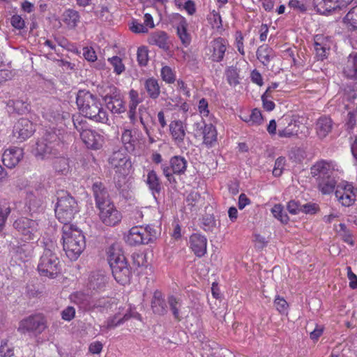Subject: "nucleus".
I'll return each instance as SVG.
<instances>
[{
	"label": "nucleus",
	"instance_id": "nucleus-1",
	"mask_svg": "<svg viewBox=\"0 0 357 357\" xmlns=\"http://www.w3.org/2000/svg\"><path fill=\"white\" fill-rule=\"evenodd\" d=\"M65 144L59 130L50 129L39 139L32 150L34 157L38 160H52L63 155Z\"/></svg>",
	"mask_w": 357,
	"mask_h": 357
},
{
	"label": "nucleus",
	"instance_id": "nucleus-2",
	"mask_svg": "<svg viewBox=\"0 0 357 357\" xmlns=\"http://www.w3.org/2000/svg\"><path fill=\"white\" fill-rule=\"evenodd\" d=\"M76 103L80 112L98 123H107L109 118L100 100L89 91H79Z\"/></svg>",
	"mask_w": 357,
	"mask_h": 357
},
{
	"label": "nucleus",
	"instance_id": "nucleus-3",
	"mask_svg": "<svg viewBox=\"0 0 357 357\" xmlns=\"http://www.w3.org/2000/svg\"><path fill=\"white\" fill-rule=\"evenodd\" d=\"M63 250L70 260H76L85 248V237L76 225H63Z\"/></svg>",
	"mask_w": 357,
	"mask_h": 357
},
{
	"label": "nucleus",
	"instance_id": "nucleus-4",
	"mask_svg": "<svg viewBox=\"0 0 357 357\" xmlns=\"http://www.w3.org/2000/svg\"><path fill=\"white\" fill-rule=\"evenodd\" d=\"M108 261L114 279L125 284L130 280L131 271L126 257L119 249L111 247L108 252Z\"/></svg>",
	"mask_w": 357,
	"mask_h": 357
},
{
	"label": "nucleus",
	"instance_id": "nucleus-5",
	"mask_svg": "<svg viewBox=\"0 0 357 357\" xmlns=\"http://www.w3.org/2000/svg\"><path fill=\"white\" fill-rule=\"evenodd\" d=\"M55 250L56 246L52 243L50 245L46 244L38 264V271L40 275L54 278L60 273V261Z\"/></svg>",
	"mask_w": 357,
	"mask_h": 357
},
{
	"label": "nucleus",
	"instance_id": "nucleus-6",
	"mask_svg": "<svg viewBox=\"0 0 357 357\" xmlns=\"http://www.w3.org/2000/svg\"><path fill=\"white\" fill-rule=\"evenodd\" d=\"M76 205L75 199L67 192H59L55 206V215L58 220L61 223H69L75 213Z\"/></svg>",
	"mask_w": 357,
	"mask_h": 357
},
{
	"label": "nucleus",
	"instance_id": "nucleus-7",
	"mask_svg": "<svg viewBox=\"0 0 357 357\" xmlns=\"http://www.w3.org/2000/svg\"><path fill=\"white\" fill-rule=\"evenodd\" d=\"M188 167L187 160L181 155L172 157L169 162L161 165L163 175L169 183H176L174 175H183L185 173Z\"/></svg>",
	"mask_w": 357,
	"mask_h": 357
},
{
	"label": "nucleus",
	"instance_id": "nucleus-8",
	"mask_svg": "<svg viewBox=\"0 0 357 357\" xmlns=\"http://www.w3.org/2000/svg\"><path fill=\"white\" fill-rule=\"evenodd\" d=\"M47 327L46 318L42 314H36L24 318L19 322L18 332L35 335L41 334Z\"/></svg>",
	"mask_w": 357,
	"mask_h": 357
},
{
	"label": "nucleus",
	"instance_id": "nucleus-9",
	"mask_svg": "<svg viewBox=\"0 0 357 357\" xmlns=\"http://www.w3.org/2000/svg\"><path fill=\"white\" fill-rule=\"evenodd\" d=\"M155 236V233H151L149 225L146 227L141 225L134 226L129 231L126 242L130 245L147 244Z\"/></svg>",
	"mask_w": 357,
	"mask_h": 357
},
{
	"label": "nucleus",
	"instance_id": "nucleus-10",
	"mask_svg": "<svg viewBox=\"0 0 357 357\" xmlns=\"http://www.w3.org/2000/svg\"><path fill=\"white\" fill-rule=\"evenodd\" d=\"M227 45V41L220 37L212 40L208 47L209 59L216 63H220L223 61Z\"/></svg>",
	"mask_w": 357,
	"mask_h": 357
},
{
	"label": "nucleus",
	"instance_id": "nucleus-11",
	"mask_svg": "<svg viewBox=\"0 0 357 357\" xmlns=\"http://www.w3.org/2000/svg\"><path fill=\"white\" fill-rule=\"evenodd\" d=\"M356 191L351 184L338 185L335 191V197L342 206H349L356 199Z\"/></svg>",
	"mask_w": 357,
	"mask_h": 357
},
{
	"label": "nucleus",
	"instance_id": "nucleus-12",
	"mask_svg": "<svg viewBox=\"0 0 357 357\" xmlns=\"http://www.w3.org/2000/svg\"><path fill=\"white\" fill-rule=\"evenodd\" d=\"M34 132L33 123L27 119L22 118L15 124L13 130V136L19 140L24 142L30 137Z\"/></svg>",
	"mask_w": 357,
	"mask_h": 357
},
{
	"label": "nucleus",
	"instance_id": "nucleus-13",
	"mask_svg": "<svg viewBox=\"0 0 357 357\" xmlns=\"http://www.w3.org/2000/svg\"><path fill=\"white\" fill-rule=\"evenodd\" d=\"M92 190L97 208L108 206L112 202L107 188L102 182H95L92 185Z\"/></svg>",
	"mask_w": 357,
	"mask_h": 357
},
{
	"label": "nucleus",
	"instance_id": "nucleus-14",
	"mask_svg": "<svg viewBox=\"0 0 357 357\" xmlns=\"http://www.w3.org/2000/svg\"><path fill=\"white\" fill-rule=\"evenodd\" d=\"M80 137L87 148L93 150L100 149L102 148L104 143L103 136L91 129L83 131Z\"/></svg>",
	"mask_w": 357,
	"mask_h": 357
},
{
	"label": "nucleus",
	"instance_id": "nucleus-15",
	"mask_svg": "<svg viewBox=\"0 0 357 357\" xmlns=\"http://www.w3.org/2000/svg\"><path fill=\"white\" fill-rule=\"evenodd\" d=\"M23 157L24 151L22 148L11 147L4 151L2 161L5 166L13 168L22 160Z\"/></svg>",
	"mask_w": 357,
	"mask_h": 357
},
{
	"label": "nucleus",
	"instance_id": "nucleus-16",
	"mask_svg": "<svg viewBox=\"0 0 357 357\" xmlns=\"http://www.w3.org/2000/svg\"><path fill=\"white\" fill-rule=\"evenodd\" d=\"M109 163L116 172L124 174L126 169L130 165L123 151H114L109 159Z\"/></svg>",
	"mask_w": 357,
	"mask_h": 357
},
{
	"label": "nucleus",
	"instance_id": "nucleus-17",
	"mask_svg": "<svg viewBox=\"0 0 357 357\" xmlns=\"http://www.w3.org/2000/svg\"><path fill=\"white\" fill-rule=\"evenodd\" d=\"M331 45L332 41L329 38L319 35L314 37V50L318 60L323 61L327 58Z\"/></svg>",
	"mask_w": 357,
	"mask_h": 357
},
{
	"label": "nucleus",
	"instance_id": "nucleus-18",
	"mask_svg": "<svg viewBox=\"0 0 357 357\" xmlns=\"http://www.w3.org/2000/svg\"><path fill=\"white\" fill-rule=\"evenodd\" d=\"M98 208L99 210L100 218L103 222L119 223L121 222V215L115 208L113 202H111L108 206H102L101 208Z\"/></svg>",
	"mask_w": 357,
	"mask_h": 357
},
{
	"label": "nucleus",
	"instance_id": "nucleus-19",
	"mask_svg": "<svg viewBox=\"0 0 357 357\" xmlns=\"http://www.w3.org/2000/svg\"><path fill=\"white\" fill-rule=\"evenodd\" d=\"M186 127L184 123L180 121H172L169 124V132L175 144L181 146L186 135Z\"/></svg>",
	"mask_w": 357,
	"mask_h": 357
},
{
	"label": "nucleus",
	"instance_id": "nucleus-20",
	"mask_svg": "<svg viewBox=\"0 0 357 357\" xmlns=\"http://www.w3.org/2000/svg\"><path fill=\"white\" fill-rule=\"evenodd\" d=\"M190 245L197 257H202L206 253L207 240L204 236L193 234L190 237Z\"/></svg>",
	"mask_w": 357,
	"mask_h": 357
},
{
	"label": "nucleus",
	"instance_id": "nucleus-21",
	"mask_svg": "<svg viewBox=\"0 0 357 357\" xmlns=\"http://www.w3.org/2000/svg\"><path fill=\"white\" fill-rule=\"evenodd\" d=\"M107 282V278L102 271H93L89 278L88 287L94 291L102 290Z\"/></svg>",
	"mask_w": 357,
	"mask_h": 357
},
{
	"label": "nucleus",
	"instance_id": "nucleus-22",
	"mask_svg": "<svg viewBox=\"0 0 357 357\" xmlns=\"http://www.w3.org/2000/svg\"><path fill=\"white\" fill-rule=\"evenodd\" d=\"M43 117L50 122L57 123L65 118L61 105L59 102L44 108Z\"/></svg>",
	"mask_w": 357,
	"mask_h": 357
},
{
	"label": "nucleus",
	"instance_id": "nucleus-23",
	"mask_svg": "<svg viewBox=\"0 0 357 357\" xmlns=\"http://www.w3.org/2000/svg\"><path fill=\"white\" fill-rule=\"evenodd\" d=\"M115 301L112 298L100 297L98 298H93L91 300L89 311L97 310L100 312H107L110 309Z\"/></svg>",
	"mask_w": 357,
	"mask_h": 357
},
{
	"label": "nucleus",
	"instance_id": "nucleus-24",
	"mask_svg": "<svg viewBox=\"0 0 357 357\" xmlns=\"http://www.w3.org/2000/svg\"><path fill=\"white\" fill-rule=\"evenodd\" d=\"M175 18L178 21L176 26L177 34L181 43L185 46H188L191 41L190 35L187 31L188 23L185 19L179 14H176Z\"/></svg>",
	"mask_w": 357,
	"mask_h": 357
},
{
	"label": "nucleus",
	"instance_id": "nucleus-25",
	"mask_svg": "<svg viewBox=\"0 0 357 357\" xmlns=\"http://www.w3.org/2000/svg\"><path fill=\"white\" fill-rule=\"evenodd\" d=\"M175 18L178 21L176 26L177 34L181 43L185 46H188L191 41L190 35L187 31L188 23L185 19L179 14H176Z\"/></svg>",
	"mask_w": 357,
	"mask_h": 357
},
{
	"label": "nucleus",
	"instance_id": "nucleus-26",
	"mask_svg": "<svg viewBox=\"0 0 357 357\" xmlns=\"http://www.w3.org/2000/svg\"><path fill=\"white\" fill-rule=\"evenodd\" d=\"M151 308L153 312L159 315H164L167 312V307L162 293L155 291L151 301Z\"/></svg>",
	"mask_w": 357,
	"mask_h": 357
},
{
	"label": "nucleus",
	"instance_id": "nucleus-27",
	"mask_svg": "<svg viewBox=\"0 0 357 357\" xmlns=\"http://www.w3.org/2000/svg\"><path fill=\"white\" fill-rule=\"evenodd\" d=\"M332 169L333 165L331 162H328L325 160H321L316 162L311 167L310 171L312 176H318L317 178H319L321 177H326L329 176Z\"/></svg>",
	"mask_w": 357,
	"mask_h": 357
},
{
	"label": "nucleus",
	"instance_id": "nucleus-28",
	"mask_svg": "<svg viewBox=\"0 0 357 357\" xmlns=\"http://www.w3.org/2000/svg\"><path fill=\"white\" fill-rule=\"evenodd\" d=\"M315 10L322 15L328 14L338 8L337 0H313Z\"/></svg>",
	"mask_w": 357,
	"mask_h": 357
},
{
	"label": "nucleus",
	"instance_id": "nucleus-29",
	"mask_svg": "<svg viewBox=\"0 0 357 357\" xmlns=\"http://www.w3.org/2000/svg\"><path fill=\"white\" fill-rule=\"evenodd\" d=\"M343 73L347 77L357 80V52L349 55L343 68Z\"/></svg>",
	"mask_w": 357,
	"mask_h": 357
},
{
	"label": "nucleus",
	"instance_id": "nucleus-30",
	"mask_svg": "<svg viewBox=\"0 0 357 357\" xmlns=\"http://www.w3.org/2000/svg\"><path fill=\"white\" fill-rule=\"evenodd\" d=\"M148 41L150 45H156L164 50L169 49L168 36L165 31H160L151 33Z\"/></svg>",
	"mask_w": 357,
	"mask_h": 357
},
{
	"label": "nucleus",
	"instance_id": "nucleus-31",
	"mask_svg": "<svg viewBox=\"0 0 357 357\" xmlns=\"http://www.w3.org/2000/svg\"><path fill=\"white\" fill-rule=\"evenodd\" d=\"M98 93L104 100L105 102L121 96L120 90L111 84H103L98 89Z\"/></svg>",
	"mask_w": 357,
	"mask_h": 357
},
{
	"label": "nucleus",
	"instance_id": "nucleus-32",
	"mask_svg": "<svg viewBox=\"0 0 357 357\" xmlns=\"http://www.w3.org/2000/svg\"><path fill=\"white\" fill-rule=\"evenodd\" d=\"M146 183L154 197L155 196V194H159L160 192L162 189L161 181L157 173L154 170L149 171L146 176Z\"/></svg>",
	"mask_w": 357,
	"mask_h": 357
},
{
	"label": "nucleus",
	"instance_id": "nucleus-33",
	"mask_svg": "<svg viewBox=\"0 0 357 357\" xmlns=\"http://www.w3.org/2000/svg\"><path fill=\"white\" fill-rule=\"evenodd\" d=\"M332 120L326 116L321 117L316 123V132L320 139L325 138L332 130Z\"/></svg>",
	"mask_w": 357,
	"mask_h": 357
},
{
	"label": "nucleus",
	"instance_id": "nucleus-34",
	"mask_svg": "<svg viewBox=\"0 0 357 357\" xmlns=\"http://www.w3.org/2000/svg\"><path fill=\"white\" fill-rule=\"evenodd\" d=\"M202 134L203 135L204 143L207 146H212L217 140V131L212 123L204 124V126H200Z\"/></svg>",
	"mask_w": 357,
	"mask_h": 357
},
{
	"label": "nucleus",
	"instance_id": "nucleus-35",
	"mask_svg": "<svg viewBox=\"0 0 357 357\" xmlns=\"http://www.w3.org/2000/svg\"><path fill=\"white\" fill-rule=\"evenodd\" d=\"M144 86L150 98L155 100L159 97L160 87L156 79L153 77L146 79L144 82Z\"/></svg>",
	"mask_w": 357,
	"mask_h": 357
},
{
	"label": "nucleus",
	"instance_id": "nucleus-36",
	"mask_svg": "<svg viewBox=\"0 0 357 357\" xmlns=\"http://www.w3.org/2000/svg\"><path fill=\"white\" fill-rule=\"evenodd\" d=\"M70 300L84 310L89 311L91 299L88 294L77 291L70 295Z\"/></svg>",
	"mask_w": 357,
	"mask_h": 357
},
{
	"label": "nucleus",
	"instance_id": "nucleus-37",
	"mask_svg": "<svg viewBox=\"0 0 357 357\" xmlns=\"http://www.w3.org/2000/svg\"><path fill=\"white\" fill-rule=\"evenodd\" d=\"M317 180L319 189L323 194H330L333 192L337 182L331 175L321 177Z\"/></svg>",
	"mask_w": 357,
	"mask_h": 357
},
{
	"label": "nucleus",
	"instance_id": "nucleus-38",
	"mask_svg": "<svg viewBox=\"0 0 357 357\" xmlns=\"http://www.w3.org/2000/svg\"><path fill=\"white\" fill-rule=\"evenodd\" d=\"M275 56L274 51L267 45H261L257 49V57L264 66H268Z\"/></svg>",
	"mask_w": 357,
	"mask_h": 357
},
{
	"label": "nucleus",
	"instance_id": "nucleus-39",
	"mask_svg": "<svg viewBox=\"0 0 357 357\" xmlns=\"http://www.w3.org/2000/svg\"><path fill=\"white\" fill-rule=\"evenodd\" d=\"M130 318V314H126L123 317L119 318L118 314H116L112 317H109L105 322V324L100 326L102 331H109L115 328L118 326L122 324Z\"/></svg>",
	"mask_w": 357,
	"mask_h": 357
},
{
	"label": "nucleus",
	"instance_id": "nucleus-40",
	"mask_svg": "<svg viewBox=\"0 0 357 357\" xmlns=\"http://www.w3.org/2000/svg\"><path fill=\"white\" fill-rule=\"evenodd\" d=\"M79 13L73 9L66 10L63 14V22L70 29H75L79 22Z\"/></svg>",
	"mask_w": 357,
	"mask_h": 357
},
{
	"label": "nucleus",
	"instance_id": "nucleus-41",
	"mask_svg": "<svg viewBox=\"0 0 357 357\" xmlns=\"http://www.w3.org/2000/svg\"><path fill=\"white\" fill-rule=\"evenodd\" d=\"M15 229L24 241L33 240L38 237L37 231L31 225H17Z\"/></svg>",
	"mask_w": 357,
	"mask_h": 357
},
{
	"label": "nucleus",
	"instance_id": "nucleus-42",
	"mask_svg": "<svg viewBox=\"0 0 357 357\" xmlns=\"http://www.w3.org/2000/svg\"><path fill=\"white\" fill-rule=\"evenodd\" d=\"M107 101L108 102H105L106 106L112 114H121L126 112L125 102L123 100L121 96Z\"/></svg>",
	"mask_w": 357,
	"mask_h": 357
},
{
	"label": "nucleus",
	"instance_id": "nucleus-43",
	"mask_svg": "<svg viewBox=\"0 0 357 357\" xmlns=\"http://www.w3.org/2000/svg\"><path fill=\"white\" fill-rule=\"evenodd\" d=\"M271 238V231H267V234L262 235L261 232H258V229H255L254 231L255 247L257 250H262L265 248Z\"/></svg>",
	"mask_w": 357,
	"mask_h": 357
},
{
	"label": "nucleus",
	"instance_id": "nucleus-44",
	"mask_svg": "<svg viewBox=\"0 0 357 357\" xmlns=\"http://www.w3.org/2000/svg\"><path fill=\"white\" fill-rule=\"evenodd\" d=\"M54 160L53 162V167L55 171L61 174H66L69 171V162L68 160L61 155L57 158H53Z\"/></svg>",
	"mask_w": 357,
	"mask_h": 357
},
{
	"label": "nucleus",
	"instance_id": "nucleus-45",
	"mask_svg": "<svg viewBox=\"0 0 357 357\" xmlns=\"http://www.w3.org/2000/svg\"><path fill=\"white\" fill-rule=\"evenodd\" d=\"M347 28L357 33V6L351 8L344 18Z\"/></svg>",
	"mask_w": 357,
	"mask_h": 357
},
{
	"label": "nucleus",
	"instance_id": "nucleus-46",
	"mask_svg": "<svg viewBox=\"0 0 357 357\" xmlns=\"http://www.w3.org/2000/svg\"><path fill=\"white\" fill-rule=\"evenodd\" d=\"M167 301L174 319L177 321H181L182 319V316L180 313L181 307V300L174 296H170L168 297Z\"/></svg>",
	"mask_w": 357,
	"mask_h": 357
},
{
	"label": "nucleus",
	"instance_id": "nucleus-47",
	"mask_svg": "<svg viewBox=\"0 0 357 357\" xmlns=\"http://www.w3.org/2000/svg\"><path fill=\"white\" fill-rule=\"evenodd\" d=\"M227 81L230 86H236L239 82V70L235 66H229L225 70Z\"/></svg>",
	"mask_w": 357,
	"mask_h": 357
},
{
	"label": "nucleus",
	"instance_id": "nucleus-48",
	"mask_svg": "<svg viewBox=\"0 0 357 357\" xmlns=\"http://www.w3.org/2000/svg\"><path fill=\"white\" fill-rule=\"evenodd\" d=\"M121 140L128 151H133L135 146V138L130 129H125L121 135Z\"/></svg>",
	"mask_w": 357,
	"mask_h": 357
},
{
	"label": "nucleus",
	"instance_id": "nucleus-49",
	"mask_svg": "<svg viewBox=\"0 0 357 357\" xmlns=\"http://www.w3.org/2000/svg\"><path fill=\"white\" fill-rule=\"evenodd\" d=\"M150 114L149 109L144 105H140L137 112V119L139 118L140 123L146 133L149 134V128L146 123V119L149 117Z\"/></svg>",
	"mask_w": 357,
	"mask_h": 357
},
{
	"label": "nucleus",
	"instance_id": "nucleus-50",
	"mask_svg": "<svg viewBox=\"0 0 357 357\" xmlns=\"http://www.w3.org/2000/svg\"><path fill=\"white\" fill-rule=\"evenodd\" d=\"M271 213H273V216L282 223L287 222V221H289L288 216L285 213L282 204H278L274 205L271 209Z\"/></svg>",
	"mask_w": 357,
	"mask_h": 357
},
{
	"label": "nucleus",
	"instance_id": "nucleus-51",
	"mask_svg": "<svg viewBox=\"0 0 357 357\" xmlns=\"http://www.w3.org/2000/svg\"><path fill=\"white\" fill-rule=\"evenodd\" d=\"M298 126L296 123H289L288 126L278 130V135L281 137H291L297 135Z\"/></svg>",
	"mask_w": 357,
	"mask_h": 357
},
{
	"label": "nucleus",
	"instance_id": "nucleus-52",
	"mask_svg": "<svg viewBox=\"0 0 357 357\" xmlns=\"http://www.w3.org/2000/svg\"><path fill=\"white\" fill-rule=\"evenodd\" d=\"M108 61L112 65L114 68V72L116 75H121L126 70L125 66L123 63L122 59L117 56H114L108 59Z\"/></svg>",
	"mask_w": 357,
	"mask_h": 357
},
{
	"label": "nucleus",
	"instance_id": "nucleus-53",
	"mask_svg": "<svg viewBox=\"0 0 357 357\" xmlns=\"http://www.w3.org/2000/svg\"><path fill=\"white\" fill-rule=\"evenodd\" d=\"M263 121V118L260 110L254 109L251 114H249V119H244V121L250 126L260 125Z\"/></svg>",
	"mask_w": 357,
	"mask_h": 357
},
{
	"label": "nucleus",
	"instance_id": "nucleus-54",
	"mask_svg": "<svg viewBox=\"0 0 357 357\" xmlns=\"http://www.w3.org/2000/svg\"><path fill=\"white\" fill-rule=\"evenodd\" d=\"M336 230L339 236L344 242L349 243L351 245H354L352 234L347 229L346 225H339V229L336 228Z\"/></svg>",
	"mask_w": 357,
	"mask_h": 357
},
{
	"label": "nucleus",
	"instance_id": "nucleus-55",
	"mask_svg": "<svg viewBox=\"0 0 357 357\" xmlns=\"http://www.w3.org/2000/svg\"><path fill=\"white\" fill-rule=\"evenodd\" d=\"M73 122L75 126V128L79 132L80 135L82 132L84 130H86L87 123L84 117L80 115L74 116L73 117Z\"/></svg>",
	"mask_w": 357,
	"mask_h": 357
},
{
	"label": "nucleus",
	"instance_id": "nucleus-56",
	"mask_svg": "<svg viewBox=\"0 0 357 357\" xmlns=\"http://www.w3.org/2000/svg\"><path fill=\"white\" fill-rule=\"evenodd\" d=\"M161 77L162 79L167 83L171 84L176 80L175 75L169 66H164L161 69Z\"/></svg>",
	"mask_w": 357,
	"mask_h": 357
},
{
	"label": "nucleus",
	"instance_id": "nucleus-57",
	"mask_svg": "<svg viewBox=\"0 0 357 357\" xmlns=\"http://www.w3.org/2000/svg\"><path fill=\"white\" fill-rule=\"evenodd\" d=\"M137 61L140 66H144L149 60L148 50L145 47H140L137 50Z\"/></svg>",
	"mask_w": 357,
	"mask_h": 357
},
{
	"label": "nucleus",
	"instance_id": "nucleus-58",
	"mask_svg": "<svg viewBox=\"0 0 357 357\" xmlns=\"http://www.w3.org/2000/svg\"><path fill=\"white\" fill-rule=\"evenodd\" d=\"M344 98L348 101H353L357 98V86L348 85L344 88Z\"/></svg>",
	"mask_w": 357,
	"mask_h": 357
},
{
	"label": "nucleus",
	"instance_id": "nucleus-59",
	"mask_svg": "<svg viewBox=\"0 0 357 357\" xmlns=\"http://www.w3.org/2000/svg\"><path fill=\"white\" fill-rule=\"evenodd\" d=\"M287 208L289 213L298 215L301 212V204L295 200H291L287 203Z\"/></svg>",
	"mask_w": 357,
	"mask_h": 357
},
{
	"label": "nucleus",
	"instance_id": "nucleus-60",
	"mask_svg": "<svg viewBox=\"0 0 357 357\" xmlns=\"http://www.w3.org/2000/svg\"><path fill=\"white\" fill-rule=\"evenodd\" d=\"M43 200L36 197H29V208L30 211H33V213L38 212L40 209H42Z\"/></svg>",
	"mask_w": 357,
	"mask_h": 357
},
{
	"label": "nucleus",
	"instance_id": "nucleus-61",
	"mask_svg": "<svg viewBox=\"0 0 357 357\" xmlns=\"http://www.w3.org/2000/svg\"><path fill=\"white\" fill-rule=\"evenodd\" d=\"M137 105L128 104V117L131 124L135 125L137 121Z\"/></svg>",
	"mask_w": 357,
	"mask_h": 357
},
{
	"label": "nucleus",
	"instance_id": "nucleus-62",
	"mask_svg": "<svg viewBox=\"0 0 357 357\" xmlns=\"http://www.w3.org/2000/svg\"><path fill=\"white\" fill-rule=\"evenodd\" d=\"M11 25L16 29L21 30L25 27V22L19 15H14L10 18Z\"/></svg>",
	"mask_w": 357,
	"mask_h": 357
},
{
	"label": "nucleus",
	"instance_id": "nucleus-63",
	"mask_svg": "<svg viewBox=\"0 0 357 357\" xmlns=\"http://www.w3.org/2000/svg\"><path fill=\"white\" fill-rule=\"evenodd\" d=\"M274 305L277 310L280 313H285L287 311L288 303L283 298L280 296L275 298Z\"/></svg>",
	"mask_w": 357,
	"mask_h": 357
},
{
	"label": "nucleus",
	"instance_id": "nucleus-64",
	"mask_svg": "<svg viewBox=\"0 0 357 357\" xmlns=\"http://www.w3.org/2000/svg\"><path fill=\"white\" fill-rule=\"evenodd\" d=\"M15 252L16 254L19 256V258L23 260L30 255V245L24 244L21 246H18L16 248Z\"/></svg>",
	"mask_w": 357,
	"mask_h": 357
}]
</instances>
